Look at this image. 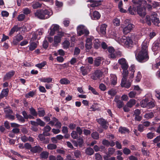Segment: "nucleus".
<instances>
[{"instance_id":"nucleus-1","label":"nucleus","mask_w":160,"mask_h":160,"mask_svg":"<svg viewBox=\"0 0 160 160\" xmlns=\"http://www.w3.org/2000/svg\"><path fill=\"white\" fill-rule=\"evenodd\" d=\"M148 44L146 42L144 41L142 45L141 50L137 54H136L137 59L139 62H144L149 59L148 52Z\"/></svg>"},{"instance_id":"nucleus-2","label":"nucleus","mask_w":160,"mask_h":160,"mask_svg":"<svg viewBox=\"0 0 160 160\" xmlns=\"http://www.w3.org/2000/svg\"><path fill=\"white\" fill-rule=\"evenodd\" d=\"M49 12L47 9L38 10L34 13L35 16L41 19H45L49 18Z\"/></svg>"},{"instance_id":"nucleus-3","label":"nucleus","mask_w":160,"mask_h":160,"mask_svg":"<svg viewBox=\"0 0 160 160\" xmlns=\"http://www.w3.org/2000/svg\"><path fill=\"white\" fill-rule=\"evenodd\" d=\"M120 41L122 44L127 48L131 47L133 43L132 39L129 37L123 36L121 39Z\"/></svg>"},{"instance_id":"nucleus-4","label":"nucleus","mask_w":160,"mask_h":160,"mask_svg":"<svg viewBox=\"0 0 160 160\" xmlns=\"http://www.w3.org/2000/svg\"><path fill=\"white\" fill-rule=\"evenodd\" d=\"M77 32L78 36H80L83 34L87 36L89 33V32L85 27L82 25H80L77 28Z\"/></svg>"},{"instance_id":"nucleus-5","label":"nucleus","mask_w":160,"mask_h":160,"mask_svg":"<svg viewBox=\"0 0 160 160\" xmlns=\"http://www.w3.org/2000/svg\"><path fill=\"white\" fill-rule=\"evenodd\" d=\"M108 51L110 53L109 57L112 59L115 58L118 56H121V53L119 51L115 52L114 48L112 47H109L108 48Z\"/></svg>"},{"instance_id":"nucleus-6","label":"nucleus","mask_w":160,"mask_h":160,"mask_svg":"<svg viewBox=\"0 0 160 160\" xmlns=\"http://www.w3.org/2000/svg\"><path fill=\"white\" fill-rule=\"evenodd\" d=\"M93 39V37L91 36L87 38L86 40L85 48L87 52H88L92 47V41Z\"/></svg>"},{"instance_id":"nucleus-7","label":"nucleus","mask_w":160,"mask_h":160,"mask_svg":"<svg viewBox=\"0 0 160 160\" xmlns=\"http://www.w3.org/2000/svg\"><path fill=\"white\" fill-rule=\"evenodd\" d=\"M23 39V37L20 34H18L13 38V44L15 45H17L19 42Z\"/></svg>"},{"instance_id":"nucleus-8","label":"nucleus","mask_w":160,"mask_h":160,"mask_svg":"<svg viewBox=\"0 0 160 160\" xmlns=\"http://www.w3.org/2000/svg\"><path fill=\"white\" fill-rule=\"evenodd\" d=\"M118 62L121 65L122 69H128V63L124 58H121L119 59Z\"/></svg>"},{"instance_id":"nucleus-9","label":"nucleus","mask_w":160,"mask_h":160,"mask_svg":"<svg viewBox=\"0 0 160 160\" xmlns=\"http://www.w3.org/2000/svg\"><path fill=\"white\" fill-rule=\"evenodd\" d=\"M97 120L99 124H100L103 128L106 129L108 127V122L102 118L97 119Z\"/></svg>"},{"instance_id":"nucleus-10","label":"nucleus","mask_w":160,"mask_h":160,"mask_svg":"<svg viewBox=\"0 0 160 160\" xmlns=\"http://www.w3.org/2000/svg\"><path fill=\"white\" fill-rule=\"evenodd\" d=\"M157 14L155 12L152 13L151 15L152 22L156 26H158L160 23L159 19L157 18Z\"/></svg>"},{"instance_id":"nucleus-11","label":"nucleus","mask_w":160,"mask_h":160,"mask_svg":"<svg viewBox=\"0 0 160 160\" xmlns=\"http://www.w3.org/2000/svg\"><path fill=\"white\" fill-rule=\"evenodd\" d=\"M51 125H54L57 128H60L62 126L61 123L59 122L58 119L55 118H53L52 120L51 121Z\"/></svg>"},{"instance_id":"nucleus-12","label":"nucleus","mask_w":160,"mask_h":160,"mask_svg":"<svg viewBox=\"0 0 160 160\" xmlns=\"http://www.w3.org/2000/svg\"><path fill=\"white\" fill-rule=\"evenodd\" d=\"M102 73L100 70H97L92 74L91 78L93 80H96L102 76Z\"/></svg>"},{"instance_id":"nucleus-13","label":"nucleus","mask_w":160,"mask_h":160,"mask_svg":"<svg viewBox=\"0 0 160 160\" xmlns=\"http://www.w3.org/2000/svg\"><path fill=\"white\" fill-rule=\"evenodd\" d=\"M43 150V148L39 145H36L32 147L30 151L33 153H39Z\"/></svg>"},{"instance_id":"nucleus-14","label":"nucleus","mask_w":160,"mask_h":160,"mask_svg":"<svg viewBox=\"0 0 160 160\" xmlns=\"http://www.w3.org/2000/svg\"><path fill=\"white\" fill-rule=\"evenodd\" d=\"M137 12L138 14L142 18L144 17L146 14V9L144 8H138Z\"/></svg>"},{"instance_id":"nucleus-15","label":"nucleus","mask_w":160,"mask_h":160,"mask_svg":"<svg viewBox=\"0 0 160 160\" xmlns=\"http://www.w3.org/2000/svg\"><path fill=\"white\" fill-rule=\"evenodd\" d=\"M134 25L132 24H128L123 29V32L124 34H126L129 33L133 28Z\"/></svg>"},{"instance_id":"nucleus-16","label":"nucleus","mask_w":160,"mask_h":160,"mask_svg":"<svg viewBox=\"0 0 160 160\" xmlns=\"http://www.w3.org/2000/svg\"><path fill=\"white\" fill-rule=\"evenodd\" d=\"M21 28L18 27V25H15L11 29L10 32L9 33L8 35L12 37L13 34L15 32H17L20 30Z\"/></svg>"},{"instance_id":"nucleus-17","label":"nucleus","mask_w":160,"mask_h":160,"mask_svg":"<svg viewBox=\"0 0 160 160\" xmlns=\"http://www.w3.org/2000/svg\"><path fill=\"white\" fill-rule=\"evenodd\" d=\"M61 29L58 25L57 24L52 25V28H51V35H53L55 33V32H57Z\"/></svg>"},{"instance_id":"nucleus-18","label":"nucleus","mask_w":160,"mask_h":160,"mask_svg":"<svg viewBox=\"0 0 160 160\" xmlns=\"http://www.w3.org/2000/svg\"><path fill=\"white\" fill-rule=\"evenodd\" d=\"M127 79H125L123 81L122 79L121 85L122 87H124L127 88H129L131 85V82L129 80L127 81Z\"/></svg>"},{"instance_id":"nucleus-19","label":"nucleus","mask_w":160,"mask_h":160,"mask_svg":"<svg viewBox=\"0 0 160 160\" xmlns=\"http://www.w3.org/2000/svg\"><path fill=\"white\" fill-rule=\"evenodd\" d=\"M15 72L13 70H12L9 72L6 73L4 76V80H9L14 75Z\"/></svg>"},{"instance_id":"nucleus-20","label":"nucleus","mask_w":160,"mask_h":160,"mask_svg":"<svg viewBox=\"0 0 160 160\" xmlns=\"http://www.w3.org/2000/svg\"><path fill=\"white\" fill-rule=\"evenodd\" d=\"M53 40L54 42L52 43V45L54 47H56L58 45V43L60 42L61 38L58 36L56 35L54 37Z\"/></svg>"},{"instance_id":"nucleus-21","label":"nucleus","mask_w":160,"mask_h":160,"mask_svg":"<svg viewBox=\"0 0 160 160\" xmlns=\"http://www.w3.org/2000/svg\"><path fill=\"white\" fill-rule=\"evenodd\" d=\"M88 2H90L92 3L90 6L92 7H97L101 4V1H97L95 0H89Z\"/></svg>"},{"instance_id":"nucleus-22","label":"nucleus","mask_w":160,"mask_h":160,"mask_svg":"<svg viewBox=\"0 0 160 160\" xmlns=\"http://www.w3.org/2000/svg\"><path fill=\"white\" fill-rule=\"evenodd\" d=\"M91 17L92 19L97 20L100 18L101 15L98 12L95 11Z\"/></svg>"},{"instance_id":"nucleus-23","label":"nucleus","mask_w":160,"mask_h":160,"mask_svg":"<svg viewBox=\"0 0 160 160\" xmlns=\"http://www.w3.org/2000/svg\"><path fill=\"white\" fill-rule=\"evenodd\" d=\"M107 26V25L105 24H102L101 25L100 32L102 35H105L106 34Z\"/></svg>"},{"instance_id":"nucleus-24","label":"nucleus","mask_w":160,"mask_h":160,"mask_svg":"<svg viewBox=\"0 0 160 160\" xmlns=\"http://www.w3.org/2000/svg\"><path fill=\"white\" fill-rule=\"evenodd\" d=\"M50 131V126L46 125L44 128L43 134L46 136H49L50 135L49 132Z\"/></svg>"},{"instance_id":"nucleus-25","label":"nucleus","mask_w":160,"mask_h":160,"mask_svg":"<svg viewBox=\"0 0 160 160\" xmlns=\"http://www.w3.org/2000/svg\"><path fill=\"white\" fill-rule=\"evenodd\" d=\"M103 59V58L100 57H98L97 58L94 60V66L96 67H98L101 64L102 60Z\"/></svg>"},{"instance_id":"nucleus-26","label":"nucleus","mask_w":160,"mask_h":160,"mask_svg":"<svg viewBox=\"0 0 160 160\" xmlns=\"http://www.w3.org/2000/svg\"><path fill=\"white\" fill-rule=\"evenodd\" d=\"M49 153L46 151H43L40 154V157L42 159H46L48 157Z\"/></svg>"},{"instance_id":"nucleus-27","label":"nucleus","mask_w":160,"mask_h":160,"mask_svg":"<svg viewBox=\"0 0 160 160\" xmlns=\"http://www.w3.org/2000/svg\"><path fill=\"white\" fill-rule=\"evenodd\" d=\"M38 115L39 117H43L45 114V111L43 108H38Z\"/></svg>"},{"instance_id":"nucleus-28","label":"nucleus","mask_w":160,"mask_h":160,"mask_svg":"<svg viewBox=\"0 0 160 160\" xmlns=\"http://www.w3.org/2000/svg\"><path fill=\"white\" fill-rule=\"evenodd\" d=\"M86 154L88 155H92L94 152L93 150L91 148H88L85 150Z\"/></svg>"},{"instance_id":"nucleus-29","label":"nucleus","mask_w":160,"mask_h":160,"mask_svg":"<svg viewBox=\"0 0 160 160\" xmlns=\"http://www.w3.org/2000/svg\"><path fill=\"white\" fill-rule=\"evenodd\" d=\"M16 118L17 119V120L19 122L22 123H24L25 122V120L24 119V118L19 114L17 113L16 114Z\"/></svg>"},{"instance_id":"nucleus-30","label":"nucleus","mask_w":160,"mask_h":160,"mask_svg":"<svg viewBox=\"0 0 160 160\" xmlns=\"http://www.w3.org/2000/svg\"><path fill=\"white\" fill-rule=\"evenodd\" d=\"M136 103V100L134 99H131L127 103V106L129 108H131Z\"/></svg>"},{"instance_id":"nucleus-31","label":"nucleus","mask_w":160,"mask_h":160,"mask_svg":"<svg viewBox=\"0 0 160 160\" xmlns=\"http://www.w3.org/2000/svg\"><path fill=\"white\" fill-rule=\"evenodd\" d=\"M142 35L140 34H133L132 36V40L137 42L140 38H141Z\"/></svg>"},{"instance_id":"nucleus-32","label":"nucleus","mask_w":160,"mask_h":160,"mask_svg":"<svg viewBox=\"0 0 160 160\" xmlns=\"http://www.w3.org/2000/svg\"><path fill=\"white\" fill-rule=\"evenodd\" d=\"M123 70L122 73V79L123 81V80H124L125 79H127V78L128 76V72L127 71V69H122Z\"/></svg>"},{"instance_id":"nucleus-33","label":"nucleus","mask_w":160,"mask_h":160,"mask_svg":"<svg viewBox=\"0 0 160 160\" xmlns=\"http://www.w3.org/2000/svg\"><path fill=\"white\" fill-rule=\"evenodd\" d=\"M28 47H29V50L31 51H32L37 48V44L34 42H31Z\"/></svg>"},{"instance_id":"nucleus-34","label":"nucleus","mask_w":160,"mask_h":160,"mask_svg":"<svg viewBox=\"0 0 160 160\" xmlns=\"http://www.w3.org/2000/svg\"><path fill=\"white\" fill-rule=\"evenodd\" d=\"M101 44L99 40L98 39H96L94 41V48L96 49L99 48Z\"/></svg>"},{"instance_id":"nucleus-35","label":"nucleus","mask_w":160,"mask_h":160,"mask_svg":"<svg viewBox=\"0 0 160 160\" xmlns=\"http://www.w3.org/2000/svg\"><path fill=\"white\" fill-rule=\"evenodd\" d=\"M111 84L113 85H115L117 83V77L113 75L111 78Z\"/></svg>"},{"instance_id":"nucleus-36","label":"nucleus","mask_w":160,"mask_h":160,"mask_svg":"<svg viewBox=\"0 0 160 160\" xmlns=\"http://www.w3.org/2000/svg\"><path fill=\"white\" fill-rule=\"evenodd\" d=\"M30 114L34 117H36L38 115L37 112L36 111L35 109L33 107H31L29 109Z\"/></svg>"},{"instance_id":"nucleus-37","label":"nucleus","mask_w":160,"mask_h":160,"mask_svg":"<svg viewBox=\"0 0 160 160\" xmlns=\"http://www.w3.org/2000/svg\"><path fill=\"white\" fill-rule=\"evenodd\" d=\"M63 48L64 49H67L69 48L70 43L68 40H65L62 43Z\"/></svg>"},{"instance_id":"nucleus-38","label":"nucleus","mask_w":160,"mask_h":160,"mask_svg":"<svg viewBox=\"0 0 160 160\" xmlns=\"http://www.w3.org/2000/svg\"><path fill=\"white\" fill-rule=\"evenodd\" d=\"M42 4L38 2H35L32 4V7L33 9L40 8Z\"/></svg>"},{"instance_id":"nucleus-39","label":"nucleus","mask_w":160,"mask_h":160,"mask_svg":"<svg viewBox=\"0 0 160 160\" xmlns=\"http://www.w3.org/2000/svg\"><path fill=\"white\" fill-rule=\"evenodd\" d=\"M119 131L121 133H124L126 132H128L129 130L125 127H120L119 129Z\"/></svg>"},{"instance_id":"nucleus-40","label":"nucleus","mask_w":160,"mask_h":160,"mask_svg":"<svg viewBox=\"0 0 160 160\" xmlns=\"http://www.w3.org/2000/svg\"><path fill=\"white\" fill-rule=\"evenodd\" d=\"M38 79L40 81L45 83H49L50 82V78H39Z\"/></svg>"},{"instance_id":"nucleus-41","label":"nucleus","mask_w":160,"mask_h":160,"mask_svg":"<svg viewBox=\"0 0 160 160\" xmlns=\"http://www.w3.org/2000/svg\"><path fill=\"white\" fill-rule=\"evenodd\" d=\"M22 12L23 14L25 15H28L30 14L31 12V11L30 9L28 8H23L22 10Z\"/></svg>"},{"instance_id":"nucleus-42","label":"nucleus","mask_w":160,"mask_h":160,"mask_svg":"<svg viewBox=\"0 0 160 160\" xmlns=\"http://www.w3.org/2000/svg\"><path fill=\"white\" fill-rule=\"evenodd\" d=\"M25 18V15L23 13L19 14L17 17L18 21L21 22L23 21Z\"/></svg>"},{"instance_id":"nucleus-43","label":"nucleus","mask_w":160,"mask_h":160,"mask_svg":"<svg viewBox=\"0 0 160 160\" xmlns=\"http://www.w3.org/2000/svg\"><path fill=\"white\" fill-rule=\"evenodd\" d=\"M148 100L147 99H143L140 102L141 105L143 108L147 107Z\"/></svg>"},{"instance_id":"nucleus-44","label":"nucleus","mask_w":160,"mask_h":160,"mask_svg":"<svg viewBox=\"0 0 160 160\" xmlns=\"http://www.w3.org/2000/svg\"><path fill=\"white\" fill-rule=\"evenodd\" d=\"M153 117V112H152L146 113L144 116V118L147 119L151 118H152Z\"/></svg>"},{"instance_id":"nucleus-45","label":"nucleus","mask_w":160,"mask_h":160,"mask_svg":"<svg viewBox=\"0 0 160 160\" xmlns=\"http://www.w3.org/2000/svg\"><path fill=\"white\" fill-rule=\"evenodd\" d=\"M91 136L92 138L96 140L98 139L99 137L98 133L96 132H92L91 134Z\"/></svg>"},{"instance_id":"nucleus-46","label":"nucleus","mask_w":160,"mask_h":160,"mask_svg":"<svg viewBox=\"0 0 160 160\" xmlns=\"http://www.w3.org/2000/svg\"><path fill=\"white\" fill-rule=\"evenodd\" d=\"M152 18L151 16L150 17L149 16L147 15L145 18V21L149 25H150L151 24V21H152Z\"/></svg>"},{"instance_id":"nucleus-47","label":"nucleus","mask_w":160,"mask_h":160,"mask_svg":"<svg viewBox=\"0 0 160 160\" xmlns=\"http://www.w3.org/2000/svg\"><path fill=\"white\" fill-rule=\"evenodd\" d=\"M60 82L61 84H67L70 83V81L67 79L66 78H63L61 79Z\"/></svg>"},{"instance_id":"nucleus-48","label":"nucleus","mask_w":160,"mask_h":160,"mask_svg":"<svg viewBox=\"0 0 160 160\" xmlns=\"http://www.w3.org/2000/svg\"><path fill=\"white\" fill-rule=\"evenodd\" d=\"M74 156L77 158H79L81 156V152L78 150L75 151L74 152Z\"/></svg>"},{"instance_id":"nucleus-49","label":"nucleus","mask_w":160,"mask_h":160,"mask_svg":"<svg viewBox=\"0 0 160 160\" xmlns=\"http://www.w3.org/2000/svg\"><path fill=\"white\" fill-rule=\"evenodd\" d=\"M160 47V43L159 42H155L153 44L152 49L154 51L158 50Z\"/></svg>"},{"instance_id":"nucleus-50","label":"nucleus","mask_w":160,"mask_h":160,"mask_svg":"<svg viewBox=\"0 0 160 160\" xmlns=\"http://www.w3.org/2000/svg\"><path fill=\"white\" fill-rule=\"evenodd\" d=\"M36 121L37 123V125H39L42 127H43L45 126V123L42 121L40 119L37 118L36 119Z\"/></svg>"},{"instance_id":"nucleus-51","label":"nucleus","mask_w":160,"mask_h":160,"mask_svg":"<svg viewBox=\"0 0 160 160\" xmlns=\"http://www.w3.org/2000/svg\"><path fill=\"white\" fill-rule=\"evenodd\" d=\"M113 22L114 26H119L120 24V20L117 18H116L114 19Z\"/></svg>"},{"instance_id":"nucleus-52","label":"nucleus","mask_w":160,"mask_h":160,"mask_svg":"<svg viewBox=\"0 0 160 160\" xmlns=\"http://www.w3.org/2000/svg\"><path fill=\"white\" fill-rule=\"evenodd\" d=\"M80 70L82 72V74L84 76L88 74L86 68L82 66L80 68Z\"/></svg>"},{"instance_id":"nucleus-53","label":"nucleus","mask_w":160,"mask_h":160,"mask_svg":"<svg viewBox=\"0 0 160 160\" xmlns=\"http://www.w3.org/2000/svg\"><path fill=\"white\" fill-rule=\"evenodd\" d=\"M9 89L8 88L3 89L1 92V93L3 94L5 97L8 96L9 92Z\"/></svg>"},{"instance_id":"nucleus-54","label":"nucleus","mask_w":160,"mask_h":160,"mask_svg":"<svg viewBox=\"0 0 160 160\" xmlns=\"http://www.w3.org/2000/svg\"><path fill=\"white\" fill-rule=\"evenodd\" d=\"M122 1H120L118 4V7L120 9V11L121 12H125V10L123 9L122 8Z\"/></svg>"},{"instance_id":"nucleus-55","label":"nucleus","mask_w":160,"mask_h":160,"mask_svg":"<svg viewBox=\"0 0 160 160\" xmlns=\"http://www.w3.org/2000/svg\"><path fill=\"white\" fill-rule=\"evenodd\" d=\"M117 93L115 89H111L108 92V93L111 96H114Z\"/></svg>"},{"instance_id":"nucleus-56","label":"nucleus","mask_w":160,"mask_h":160,"mask_svg":"<svg viewBox=\"0 0 160 160\" xmlns=\"http://www.w3.org/2000/svg\"><path fill=\"white\" fill-rule=\"evenodd\" d=\"M143 0H132L133 3L136 5H140L142 4Z\"/></svg>"},{"instance_id":"nucleus-57","label":"nucleus","mask_w":160,"mask_h":160,"mask_svg":"<svg viewBox=\"0 0 160 160\" xmlns=\"http://www.w3.org/2000/svg\"><path fill=\"white\" fill-rule=\"evenodd\" d=\"M57 33L58 34L56 36H58L60 38H61L64 36V32L62 31L61 29L59 30V31L57 32Z\"/></svg>"},{"instance_id":"nucleus-58","label":"nucleus","mask_w":160,"mask_h":160,"mask_svg":"<svg viewBox=\"0 0 160 160\" xmlns=\"http://www.w3.org/2000/svg\"><path fill=\"white\" fill-rule=\"evenodd\" d=\"M155 106V103L152 101L148 102L147 108H152Z\"/></svg>"},{"instance_id":"nucleus-59","label":"nucleus","mask_w":160,"mask_h":160,"mask_svg":"<svg viewBox=\"0 0 160 160\" xmlns=\"http://www.w3.org/2000/svg\"><path fill=\"white\" fill-rule=\"evenodd\" d=\"M142 78V75L140 72H138L137 75L136 76V81L139 82L140 81L141 79Z\"/></svg>"},{"instance_id":"nucleus-60","label":"nucleus","mask_w":160,"mask_h":160,"mask_svg":"<svg viewBox=\"0 0 160 160\" xmlns=\"http://www.w3.org/2000/svg\"><path fill=\"white\" fill-rule=\"evenodd\" d=\"M71 136L74 139H77L78 137V134L76 131H73L71 133Z\"/></svg>"},{"instance_id":"nucleus-61","label":"nucleus","mask_w":160,"mask_h":160,"mask_svg":"<svg viewBox=\"0 0 160 160\" xmlns=\"http://www.w3.org/2000/svg\"><path fill=\"white\" fill-rule=\"evenodd\" d=\"M135 9L134 8H132L131 6L130 7L128 8L129 13L132 15L135 14L136 13Z\"/></svg>"},{"instance_id":"nucleus-62","label":"nucleus","mask_w":160,"mask_h":160,"mask_svg":"<svg viewBox=\"0 0 160 160\" xmlns=\"http://www.w3.org/2000/svg\"><path fill=\"white\" fill-rule=\"evenodd\" d=\"M83 141L82 138H79L78 139V144L80 148L82 147L83 145Z\"/></svg>"},{"instance_id":"nucleus-63","label":"nucleus","mask_w":160,"mask_h":160,"mask_svg":"<svg viewBox=\"0 0 160 160\" xmlns=\"http://www.w3.org/2000/svg\"><path fill=\"white\" fill-rule=\"evenodd\" d=\"M88 89L89 90L91 91L92 93H93L94 94L98 95V94L95 89L93 87H91L90 86H89Z\"/></svg>"},{"instance_id":"nucleus-64","label":"nucleus","mask_w":160,"mask_h":160,"mask_svg":"<svg viewBox=\"0 0 160 160\" xmlns=\"http://www.w3.org/2000/svg\"><path fill=\"white\" fill-rule=\"evenodd\" d=\"M96 160H102V158L101 155L99 153H96L95 155Z\"/></svg>"}]
</instances>
